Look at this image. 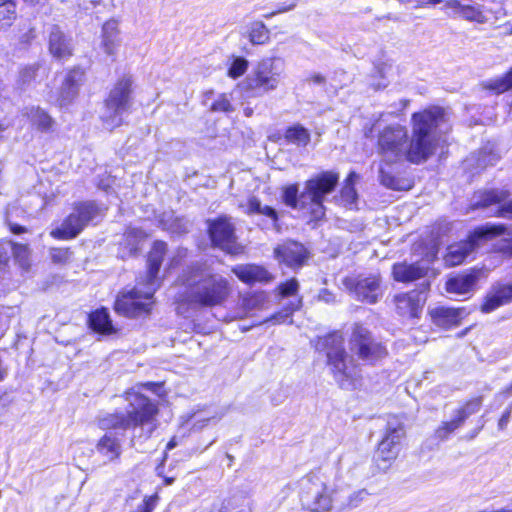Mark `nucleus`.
<instances>
[{
    "mask_svg": "<svg viewBox=\"0 0 512 512\" xmlns=\"http://www.w3.org/2000/svg\"><path fill=\"white\" fill-rule=\"evenodd\" d=\"M89 327L100 334H111L114 332L110 315L105 308L98 309L89 315Z\"/></svg>",
    "mask_w": 512,
    "mask_h": 512,
    "instance_id": "nucleus-32",
    "label": "nucleus"
},
{
    "mask_svg": "<svg viewBox=\"0 0 512 512\" xmlns=\"http://www.w3.org/2000/svg\"><path fill=\"white\" fill-rule=\"evenodd\" d=\"M316 349L326 354L327 364L338 385L343 389L354 388L358 370L346 353L342 334L333 332L318 338Z\"/></svg>",
    "mask_w": 512,
    "mask_h": 512,
    "instance_id": "nucleus-4",
    "label": "nucleus"
},
{
    "mask_svg": "<svg viewBox=\"0 0 512 512\" xmlns=\"http://www.w3.org/2000/svg\"><path fill=\"white\" fill-rule=\"evenodd\" d=\"M483 427H484V422H481V424L476 429H474L471 432V434H469L468 438L469 439L475 438L479 434V432L483 429Z\"/></svg>",
    "mask_w": 512,
    "mask_h": 512,
    "instance_id": "nucleus-61",
    "label": "nucleus"
},
{
    "mask_svg": "<svg viewBox=\"0 0 512 512\" xmlns=\"http://www.w3.org/2000/svg\"><path fill=\"white\" fill-rule=\"evenodd\" d=\"M213 112L229 113L234 110L227 94H219L210 107Z\"/></svg>",
    "mask_w": 512,
    "mask_h": 512,
    "instance_id": "nucleus-43",
    "label": "nucleus"
},
{
    "mask_svg": "<svg viewBox=\"0 0 512 512\" xmlns=\"http://www.w3.org/2000/svg\"><path fill=\"white\" fill-rule=\"evenodd\" d=\"M318 300L326 304H333L336 302V296L330 290L323 288L318 293Z\"/></svg>",
    "mask_w": 512,
    "mask_h": 512,
    "instance_id": "nucleus-51",
    "label": "nucleus"
},
{
    "mask_svg": "<svg viewBox=\"0 0 512 512\" xmlns=\"http://www.w3.org/2000/svg\"><path fill=\"white\" fill-rule=\"evenodd\" d=\"M482 275L483 270L477 268L459 273L446 281V291L456 295L471 293L475 290L476 284Z\"/></svg>",
    "mask_w": 512,
    "mask_h": 512,
    "instance_id": "nucleus-20",
    "label": "nucleus"
},
{
    "mask_svg": "<svg viewBox=\"0 0 512 512\" xmlns=\"http://www.w3.org/2000/svg\"><path fill=\"white\" fill-rule=\"evenodd\" d=\"M83 80L84 70L81 68H74L67 73L57 100L60 107H66L72 103L78 95L79 87L83 83Z\"/></svg>",
    "mask_w": 512,
    "mask_h": 512,
    "instance_id": "nucleus-23",
    "label": "nucleus"
},
{
    "mask_svg": "<svg viewBox=\"0 0 512 512\" xmlns=\"http://www.w3.org/2000/svg\"><path fill=\"white\" fill-rule=\"evenodd\" d=\"M10 229L14 234H21L26 231L25 227L20 226L18 224L10 225Z\"/></svg>",
    "mask_w": 512,
    "mask_h": 512,
    "instance_id": "nucleus-59",
    "label": "nucleus"
},
{
    "mask_svg": "<svg viewBox=\"0 0 512 512\" xmlns=\"http://www.w3.org/2000/svg\"><path fill=\"white\" fill-rule=\"evenodd\" d=\"M74 42L71 34H50L49 50L53 57L65 59L72 55Z\"/></svg>",
    "mask_w": 512,
    "mask_h": 512,
    "instance_id": "nucleus-27",
    "label": "nucleus"
},
{
    "mask_svg": "<svg viewBox=\"0 0 512 512\" xmlns=\"http://www.w3.org/2000/svg\"><path fill=\"white\" fill-rule=\"evenodd\" d=\"M167 250V244L163 241H155L152 249L149 252L147 263L148 270L146 281L149 283H155L159 287L158 273L164 259V255Z\"/></svg>",
    "mask_w": 512,
    "mask_h": 512,
    "instance_id": "nucleus-25",
    "label": "nucleus"
},
{
    "mask_svg": "<svg viewBox=\"0 0 512 512\" xmlns=\"http://www.w3.org/2000/svg\"><path fill=\"white\" fill-rule=\"evenodd\" d=\"M483 403L481 396L474 397L466 401L463 405L455 409L452 417L448 421H443L435 430V437L440 441H445L460 427L463 426L465 421L475 413H477Z\"/></svg>",
    "mask_w": 512,
    "mask_h": 512,
    "instance_id": "nucleus-15",
    "label": "nucleus"
},
{
    "mask_svg": "<svg viewBox=\"0 0 512 512\" xmlns=\"http://www.w3.org/2000/svg\"><path fill=\"white\" fill-rule=\"evenodd\" d=\"M131 86V78L124 77L110 91L100 115L106 129L113 130L121 126L124 118L130 113L132 106Z\"/></svg>",
    "mask_w": 512,
    "mask_h": 512,
    "instance_id": "nucleus-6",
    "label": "nucleus"
},
{
    "mask_svg": "<svg viewBox=\"0 0 512 512\" xmlns=\"http://www.w3.org/2000/svg\"><path fill=\"white\" fill-rule=\"evenodd\" d=\"M123 443V433L120 435L114 431H106L97 441L95 451L103 458L104 463H114L120 459L123 452Z\"/></svg>",
    "mask_w": 512,
    "mask_h": 512,
    "instance_id": "nucleus-17",
    "label": "nucleus"
},
{
    "mask_svg": "<svg viewBox=\"0 0 512 512\" xmlns=\"http://www.w3.org/2000/svg\"><path fill=\"white\" fill-rule=\"evenodd\" d=\"M279 60H262L253 77L247 79L248 86L251 89H260L263 92H269L276 89L280 81V70L278 69Z\"/></svg>",
    "mask_w": 512,
    "mask_h": 512,
    "instance_id": "nucleus-16",
    "label": "nucleus"
},
{
    "mask_svg": "<svg viewBox=\"0 0 512 512\" xmlns=\"http://www.w3.org/2000/svg\"><path fill=\"white\" fill-rule=\"evenodd\" d=\"M160 221L163 224V228L172 233L181 234L188 232L189 223L184 218L174 217L173 214H164Z\"/></svg>",
    "mask_w": 512,
    "mask_h": 512,
    "instance_id": "nucleus-37",
    "label": "nucleus"
},
{
    "mask_svg": "<svg viewBox=\"0 0 512 512\" xmlns=\"http://www.w3.org/2000/svg\"><path fill=\"white\" fill-rule=\"evenodd\" d=\"M506 231L507 227L502 223L488 222L476 227L470 232L467 239L452 243L447 247L446 254L443 258L445 265L447 267L461 265L482 242L503 235Z\"/></svg>",
    "mask_w": 512,
    "mask_h": 512,
    "instance_id": "nucleus-5",
    "label": "nucleus"
},
{
    "mask_svg": "<svg viewBox=\"0 0 512 512\" xmlns=\"http://www.w3.org/2000/svg\"><path fill=\"white\" fill-rule=\"evenodd\" d=\"M499 249L504 254L512 257V238L502 241V243L499 246Z\"/></svg>",
    "mask_w": 512,
    "mask_h": 512,
    "instance_id": "nucleus-57",
    "label": "nucleus"
},
{
    "mask_svg": "<svg viewBox=\"0 0 512 512\" xmlns=\"http://www.w3.org/2000/svg\"><path fill=\"white\" fill-rule=\"evenodd\" d=\"M262 300L263 299L261 295H251L243 299V306L247 310H252L258 307V305L261 304Z\"/></svg>",
    "mask_w": 512,
    "mask_h": 512,
    "instance_id": "nucleus-50",
    "label": "nucleus"
},
{
    "mask_svg": "<svg viewBox=\"0 0 512 512\" xmlns=\"http://www.w3.org/2000/svg\"><path fill=\"white\" fill-rule=\"evenodd\" d=\"M369 495V493L367 492L366 489H361V490H358L354 493H352L349 497H348V501L347 502H343V501H339V506L340 507H345V506H348L350 508H355L357 507L367 496Z\"/></svg>",
    "mask_w": 512,
    "mask_h": 512,
    "instance_id": "nucleus-46",
    "label": "nucleus"
},
{
    "mask_svg": "<svg viewBox=\"0 0 512 512\" xmlns=\"http://www.w3.org/2000/svg\"><path fill=\"white\" fill-rule=\"evenodd\" d=\"M469 314L466 308L437 306L429 310L432 322L443 329H450L460 325L461 321Z\"/></svg>",
    "mask_w": 512,
    "mask_h": 512,
    "instance_id": "nucleus-21",
    "label": "nucleus"
},
{
    "mask_svg": "<svg viewBox=\"0 0 512 512\" xmlns=\"http://www.w3.org/2000/svg\"><path fill=\"white\" fill-rule=\"evenodd\" d=\"M466 2L467 0H451L446 3V7L447 9L451 10L455 16L469 21L482 22V13L475 6H472Z\"/></svg>",
    "mask_w": 512,
    "mask_h": 512,
    "instance_id": "nucleus-31",
    "label": "nucleus"
},
{
    "mask_svg": "<svg viewBox=\"0 0 512 512\" xmlns=\"http://www.w3.org/2000/svg\"><path fill=\"white\" fill-rule=\"evenodd\" d=\"M284 137L288 143L299 147H305L310 142L309 131L300 124L288 127L285 131Z\"/></svg>",
    "mask_w": 512,
    "mask_h": 512,
    "instance_id": "nucleus-35",
    "label": "nucleus"
},
{
    "mask_svg": "<svg viewBox=\"0 0 512 512\" xmlns=\"http://www.w3.org/2000/svg\"><path fill=\"white\" fill-rule=\"evenodd\" d=\"M264 29H266L265 24L261 21H257L253 24V28H252L251 32H261Z\"/></svg>",
    "mask_w": 512,
    "mask_h": 512,
    "instance_id": "nucleus-60",
    "label": "nucleus"
},
{
    "mask_svg": "<svg viewBox=\"0 0 512 512\" xmlns=\"http://www.w3.org/2000/svg\"><path fill=\"white\" fill-rule=\"evenodd\" d=\"M248 69V61L244 57L233 56L228 68L227 75L232 79L242 76Z\"/></svg>",
    "mask_w": 512,
    "mask_h": 512,
    "instance_id": "nucleus-42",
    "label": "nucleus"
},
{
    "mask_svg": "<svg viewBox=\"0 0 512 512\" xmlns=\"http://www.w3.org/2000/svg\"><path fill=\"white\" fill-rule=\"evenodd\" d=\"M237 278L248 285L255 283H269L273 275L263 266L257 264H239L232 268Z\"/></svg>",
    "mask_w": 512,
    "mask_h": 512,
    "instance_id": "nucleus-24",
    "label": "nucleus"
},
{
    "mask_svg": "<svg viewBox=\"0 0 512 512\" xmlns=\"http://www.w3.org/2000/svg\"><path fill=\"white\" fill-rule=\"evenodd\" d=\"M446 114L441 107H430L415 112L411 116L412 134L408 142L407 129L400 124H393L379 130L377 148L383 160L393 163L405 157L413 164L427 161L439 144L438 130L446 121Z\"/></svg>",
    "mask_w": 512,
    "mask_h": 512,
    "instance_id": "nucleus-1",
    "label": "nucleus"
},
{
    "mask_svg": "<svg viewBox=\"0 0 512 512\" xmlns=\"http://www.w3.org/2000/svg\"><path fill=\"white\" fill-rule=\"evenodd\" d=\"M510 302H512V283L495 289L494 293L486 298L481 310L484 313H490Z\"/></svg>",
    "mask_w": 512,
    "mask_h": 512,
    "instance_id": "nucleus-28",
    "label": "nucleus"
},
{
    "mask_svg": "<svg viewBox=\"0 0 512 512\" xmlns=\"http://www.w3.org/2000/svg\"><path fill=\"white\" fill-rule=\"evenodd\" d=\"M343 286L356 300L368 304L377 303L383 295L380 277L374 274L345 277Z\"/></svg>",
    "mask_w": 512,
    "mask_h": 512,
    "instance_id": "nucleus-13",
    "label": "nucleus"
},
{
    "mask_svg": "<svg viewBox=\"0 0 512 512\" xmlns=\"http://www.w3.org/2000/svg\"><path fill=\"white\" fill-rule=\"evenodd\" d=\"M405 436V429L402 423L394 420L388 421L384 436L376 450L374 460L379 470L386 471L400 451L402 438Z\"/></svg>",
    "mask_w": 512,
    "mask_h": 512,
    "instance_id": "nucleus-12",
    "label": "nucleus"
},
{
    "mask_svg": "<svg viewBox=\"0 0 512 512\" xmlns=\"http://www.w3.org/2000/svg\"><path fill=\"white\" fill-rule=\"evenodd\" d=\"M16 18V5L7 0L0 3V31L6 30Z\"/></svg>",
    "mask_w": 512,
    "mask_h": 512,
    "instance_id": "nucleus-38",
    "label": "nucleus"
},
{
    "mask_svg": "<svg viewBox=\"0 0 512 512\" xmlns=\"http://www.w3.org/2000/svg\"><path fill=\"white\" fill-rule=\"evenodd\" d=\"M38 69V66L32 65L25 67L21 72V78L24 82L30 81L35 76V72Z\"/></svg>",
    "mask_w": 512,
    "mask_h": 512,
    "instance_id": "nucleus-54",
    "label": "nucleus"
},
{
    "mask_svg": "<svg viewBox=\"0 0 512 512\" xmlns=\"http://www.w3.org/2000/svg\"><path fill=\"white\" fill-rule=\"evenodd\" d=\"M124 236L128 242L130 253H136L139 249V242L144 236L143 232L140 229H129Z\"/></svg>",
    "mask_w": 512,
    "mask_h": 512,
    "instance_id": "nucleus-44",
    "label": "nucleus"
},
{
    "mask_svg": "<svg viewBox=\"0 0 512 512\" xmlns=\"http://www.w3.org/2000/svg\"><path fill=\"white\" fill-rule=\"evenodd\" d=\"M301 304H302V300L301 299H298L295 302H291V304L289 305V309H286L283 312H279V313L273 315L271 320L274 323H284V322L288 321V319L290 318L291 314L294 311L298 310L300 308Z\"/></svg>",
    "mask_w": 512,
    "mask_h": 512,
    "instance_id": "nucleus-45",
    "label": "nucleus"
},
{
    "mask_svg": "<svg viewBox=\"0 0 512 512\" xmlns=\"http://www.w3.org/2000/svg\"><path fill=\"white\" fill-rule=\"evenodd\" d=\"M118 28V22L114 19L106 21L103 24V32H114Z\"/></svg>",
    "mask_w": 512,
    "mask_h": 512,
    "instance_id": "nucleus-58",
    "label": "nucleus"
},
{
    "mask_svg": "<svg viewBox=\"0 0 512 512\" xmlns=\"http://www.w3.org/2000/svg\"><path fill=\"white\" fill-rule=\"evenodd\" d=\"M313 81H314L315 83H317V84H321V83H323V82H324V77H323V76H321V75H315V76L313 77Z\"/></svg>",
    "mask_w": 512,
    "mask_h": 512,
    "instance_id": "nucleus-62",
    "label": "nucleus"
},
{
    "mask_svg": "<svg viewBox=\"0 0 512 512\" xmlns=\"http://www.w3.org/2000/svg\"><path fill=\"white\" fill-rule=\"evenodd\" d=\"M294 7H295V4H292V5L288 6V7H281L277 11V13H281V12H286V11L292 10Z\"/></svg>",
    "mask_w": 512,
    "mask_h": 512,
    "instance_id": "nucleus-63",
    "label": "nucleus"
},
{
    "mask_svg": "<svg viewBox=\"0 0 512 512\" xmlns=\"http://www.w3.org/2000/svg\"><path fill=\"white\" fill-rule=\"evenodd\" d=\"M101 45L108 55H113L117 46L114 34H102Z\"/></svg>",
    "mask_w": 512,
    "mask_h": 512,
    "instance_id": "nucleus-49",
    "label": "nucleus"
},
{
    "mask_svg": "<svg viewBox=\"0 0 512 512\" xmlns=\"http://www.w3.org/2000/svg\"><path fill=\"white\" fill-rule=\"evenodd\" d=\"M299 283L295 278L279 284L278 291L282 297H289L297 294Z\"/></svg>",
    "mask_w": 512,
    "mask_h": 512,
    "instance_id": "nucleus-47",
    "label": "nucleus"
},
{
    "mask_svg": "<svg viewBox=\"0 0 512 512\" xmlns=\"http://www.w3.org/2000/svg\"><path fill=\"white\" fill-rule=\"evenodd\" d=\"M339 182V174L333 171H324L307 180L304 187V198H308V206L312 218L320 220L325 215L323 202L326 195L332 193Z\"/></svg>",
    "mask_w": 512,
    "mask_h": 512,
    "instance_id": "nucleus-8",
    "label": "nucleus"
},
{
    "mask_svg": "<svg viewBox=\"0 0 512 512\" xmlns=\"http://www.w3.org/2000/svg\"><path fill=\"white\" fill-rule=\"evenodd\" d=\"M29 254V248L25 244L0 243V278L5 277L11 255L22 268L26 269L29 266Z\"/></svg>",
    "mask_w": 512,
    "mask_h": 512,
    "instance_id": "nucleus-22",
    "label": "nucleus"
},
{
    "mask_svg": "<svg viewBox=\"0 0 512 512\" xmlns=\"http://www.w3.org/2000/svg\"><path fill=\"white\" fill-rule=\"evenodd\" d=\"M245 213L248 215L259 214L264 215L272 220L275 224L278 221L277 211L268 205H262L261 201L256 197H250L247 202Z\"/></svg>",
    "mask_w": 512,
    "mask_h": 512,
    "instance_id": "nucleus-36",
    "label": "nucleus"
},
{
    "mask_svg": "<svg viewBox=\"0 0 512 512\" xmlns=\"http://www.w3.org/2000/svg\"><path fill=\"white\" fill-rule=\"evenodd\" d=\"M357 178L358 175L355 172H350L340 193L341 204L351 210L357 208L358 194L354 187Z\"/></svg>",
    "mask_w": 512,
    "mask_h": 512,
    "instance_id": "nucleus-34",
    "label": "nucleus"
},
{
    "mask_svg": "<svg viewBox=\"0 0 512 512\" xmlns=\"http://www.w3.org/2000/svg\"><path fill=\"white\" fill-rule=\"evenodd\" d=\"M303 196L304 190L299 193L298 184H290L282 189V201L292 209H305L308 206V198Z\"/></svg>",
    "mask_w": 512,
    "mask_h": 512,
    "instance_id": "nucleus-33",
    "label": "nucleus"
},
{
    "mask_svg": "<svg viewBox=\"0 0 512 512\" xmlns=\"http://www.w3.org/2000/svg\"><path fill=\"white\" fill-rule=\"evenodd\" d=\"M208 233L213 246L231 255L241 253L242 247L237 243L235 227L228 218L218 217L208 221Z\"/></svg>",
    "mask_w": 512,
    "mask_h": 512,
    "instance_id": "nucleus-14",
    "label": "nucleus"
},
{
    "mask_svg": "<svg viewBox=\"0 0 512 512\" xmlns=\"http://www.w3.org/2000/svg\"><path fill=\"white\" fill-rule=\"evenodd\" d=\"M164 481H165V484H166V485H170V484H172V483H173L174 478H172V477H171V478H169V477H165V478H164Z\"/></svg>",
    "mask_w": 512,
    "mask_h": 512,
    "instance_id": "nucleus-64",
    "label": "nucleus"
},
{
    "mask_svg": "<svg viewBox=\"0 0 512 512\" xmlns=\"http://www.w3.org/2000/svg\"><path fill=\"white\" fill-rule=\"evenodd\" d=\"M392 274L397 282H412L423 278L426 275V268L418 263H395Z\"/></svg>",
    "mask_w": 512,
    "mask_h": 512,
    "instance_id": "nucleus-26",
    "label": "nucleus"
},
{
    "mask_svg": "<svg viewBox=\"0 0 512 512\" xmlns=\"http://www.w3.org/2000/svg\"><path fill=\"white\" fill-rule=\"evenodd\" d=\"M128 407L126 413H101L97 417V425L102 430L123 431L132 429V441L148 439L157 427L156 415L158 408L143 394L131 390L126 393Z\"/></svg>",
    "mask_w": 512,
    "mask_h": 512,
    "instance_id": "nucleus-3",
    "label": "nucleus"
},
{
    "mask_svg": "<svg viewBox=\"0 0 512 512\" xmlns=\"http://www.w3.org/2000/svg\"><path fill=\"white\" fill-rule=\"evenodd\" d=\"M404 3L413 4L414 7H422L430 4H437L441 0H401Z\"/></svg>",
    "mask_w": 512,
    "mask_h": 512,
    "instance_id": "nucleus-56",
    "label": "nucleus"
},
{
    "mask_svg": "<svg viewBox=\"0 0 512 512\" xmlns=\"http://www.w3.org/2000/svg\"><path fill=\"white\" fill-rule=\"evenodd\" d=\"M157 288L155 283L146 281L144 288L136 286L129 291L120 293L115 301V311L120 315L131 318L148 314Z\"/></svg>",
    "mask_w": 512,
    "mask_h": 512,
    "instance_id": "nucleus-9",
    "label": "nucleus"
},
{
    "mask_svg": "<svg viewBox=\"0 0 512 512\" xmlns=\"http://www.w3.org/2000/svg\"><path fill=\"white\" fill-rule=\"evenodd\" d=\"M484 87L498 94L512 89V69L502 77L485 82Z\"/></svg>",
    "mask_w": 512,
    "mask_h": 512,
    "instance_id": "nucleus-39",
    "label": "nucleus"
},
{
    "mask_svg": "<svg viewBox=\"0 0 512 512\" xmlns=\"http://www.w3.org/2000/svg\"><path fill=\"white\" fill-rule=\"evenodd\" d=\"M184 291L178 301L202 307L223 305L231 294L230 281L216 273L205 262L196 261L188 265L179 277Z\"/></svg>",
    "mask_w": 512,
    "mask_h": 512,
    "instance_id": "nucleus-2",
    "label": "nucleus"
},
{
    "mask_svg": "<svg viewBox=\"0 0 512 512\" xmlns=\"http://www.w3.org/2000/svg\"><path fill=\"white\" fill-rule=\"evenodd\" d=\"M509 196V191L504 189L478 191L474 194L471 207L472 209L487 207L505 201Z\"/></svg>",
    "mask_w": 512,
    "mask_h": 512,
    "instance_id": "nucleus-29",
    "label": "nucleus"
},
{
    "mask_svg": "<svg viewBox=\"0 0 512 512\" xmlns=\"http://www.w3.org/2000/svg\"><path fill=\"white\" fill-rule=\"evenodd\" d=\"M99 212V207L93 201L76 203L61 226L53 229L50 235L59 240L73 239L99 215Z\"/></svg>",
    "mask_w": 512,
    "mask_h": 512,
    "instance_id": "nucleus-11",
    "label": "nucleus"
},
{
    "mask_svg": "<svg viewBox=\"0 0 512 512\" xmlns=\"http://www.w3.org/2000/svg\"><path fill=\"white\" fill-rule=\"evenodd\" d=\"M274 256L287 267L299 268L308 258V251L298 242L286 241L274 249Z\"/></svg>",
    "mask_w": 512,
    "mask_h": 512,
    "instance_id": "nucleus-18",
    "label": "nucleus"
},
{
    "mask_svg": "<svg viewBox=\"0 0 512 512\" xmlns=\"http://www.w3.org/2000/svg\"><path fill=\"white\" fill-rule=\"evenodd\" d=\"M392 70V64L388 61L379 60L374 63V71L377 76L381 79L377 83L373 82L372 85L375 89L385 88L387 86L386 79L389 76L390 71Z\"/></svg>",
    "mask_w": 512,
    "mask_h": 512,
    "instance_id": "nucleus-41",
    "label": "nucleus"
},
{
    "mask_svg": "<svg viewBox=\"0 0 512 512\" xmlns=\"http://www.w3.org/2000/svg\"><path fill=\"white\" fill-rule=\"evenodd\" d=\"M300 501L304 509L311 512L329 511L339 502L337 491L328 487L316 474H309L300 482Z\"/></svg>",
    "mask_w": 512,
    "mask_h": 512,
    "instance_id": "nucleus-7",
    "label": "nucleus"
},
{
    "mask_svg": "<svg viewBox=\"0 0 512 512\" xmlns=\"http://www.w3.org/2000/svg\"><path fill=\"white\" fill-rule=\"evenodd\" d=\"M70 258V251L67 248H54L51 250V259L55 263H65Z\"/></svg>",
    "mask_w": 512,
    "mask_h": 512,
    "instance_id": "nucleus-48",
    "label": "nucleus"
},
{
    "mask_svg": "<svg viewBox=\"0 0 512 512\" xmlns=\"http://www.w3.org/2000/svg\"><path fill=\"white\" fill-rule=\"evenodd\" d=\"M511 413H512V407L509 406L505 411L504 413L502 414L501 418L499 419L498 421V428L500 430H504L506 429L509 421H510V417H511Z\"/></svg>",
    "mask_w": 512,
    "mask_h": 512,
    "instance_id": "nucleus-53",
    "label": "nucleus"
},
{
    "mask_svg": "<svg viewBox=\"0 0 512 512\" xmlns=\"http://www.w3.org/2000/svg\"><path fill=\"white\" fill-rule=\"evenodd\" d=\"M394 301L399 315L407 318H415L418 317L419 313L422 311L426 296L423 291L412 290L396 295Z\"/></svg>",
    "mask_w": 512,
    "mask_h": 512,
    "instance_id": "nucleus-19",
    "label": "nucleus"
},
{
    "mask_svg": "<svg viewBox=\"0 0 512 512\" xmlns=\"http://www.w3.org/2000/svg\"><path fill=\"white\" fill-rule=\"evenodd\" d=\"M246 36L254 45H261L269 40V34H246Z\"/></svg>",
    "mask_w": 512,
    "mask_h": 512,
    "instance_id": "nucleus-52",
    "label": "nucleus"
},
{
    "mask_svg": "<svg viewBox=\"0 0 512 512\" xmlns=\"http://www.w3.org/2000/svg\"><path fill=\"white\" fill-rule=\"evenodd\" d=\"M349 349L353 356L367 365L376 364L388 354L386 346L375 338L367 328L359 324L353 328Z\"/></svg>",
    "mask_w": 512,
    "mask_h": 512,
    "instance_id": "nucleus-10",
    "label": "nucleus"
},
{
    "mask_svg": "<svg viewBox=\"0 0 512 512\" xmlns=\"http://www.w3.org/2000/svg\"><path fill=\"white\" fill-rule=\"evenodd\" d=\"M379 179L383 186L392 190H407L410 188V186L406 185L403 180L395 177L390 172H387L382 166L379 168Z\"/></svg>",
    "mask_w": 512,
    "mask_h": 512,
    "instance_id": "nucleus-40",
    "label": "nucleus"
},
{
    "mask_svg": "<svg viewBox=\"0 0 512 512\" xmlns=\"http://www.w3.org/2000/svg\"><path fill=\"white\" fill-rule=\"evenodd\" d=\"M23 115L41 132H49L54 125L53 118L38 106L26 107L23 110Z\"/></svg>",
    "mask_w": 512,
    "mask_h": 512,
    "instance_id": "nucleus-30",
    "label": "nucleus"
},
{
    "mask_svg": "<svg viewBox=\"0 0 512 512\" xmlns=\"http://www.w3.org/2000/svg\"><path fill=\"white\" fill-rule=\"evenodd\" d=\"M497 216L512 219V200L498 209Z\"/></svg>",
    "mask_w": 512,
    "mask_h": 512,
    "instance_id": "nucleus-55",
    "label": "nucleus"
}]
</instances>
